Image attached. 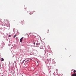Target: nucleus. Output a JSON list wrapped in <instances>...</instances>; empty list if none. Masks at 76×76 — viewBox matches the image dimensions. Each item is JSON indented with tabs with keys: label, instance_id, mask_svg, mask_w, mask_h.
<instances>
[{
	"label": "nucleus",
	"instance_id": "nucleus-1",
	"mask_svg": "<svg viewBox=\"0 0 76 76\" xmlns=\"http://www.w3.org/2000/svg\"><path fill=\"white\" fill-rule=\"evenodd\" d=\"M23 22H24V20H21L20 21V23L21 24H22V25H23L24 24L23 23Z\"/></svg>",
	"mask_w": 76,
	"mask_h": 76
},
{
	"label": "nucleus",
	"instance_id": "nucleus-2",
	"mask_svg": "<svg viewBox=\"0 0 76 76\" xmlns=\"http://www.w3.org/2000/svg\"><path fill=\"white\" fill-rule=\"evenodd\" d=\"M72 76H76V73L73 74L72 75Z\"/></svg>",
	"mask_w": 76,
	"mask_h": 76
},
{
	"label": "nucleus",
	"instance_id": "nucleus-3",
	"mask_svg": "<svg viewBox=\"0 0 76 76\" xmlns=\"http://www.w3.org/2000/svg\"><path fill=\"white\" fill-rule=\"evenodd\" d=\"M22 40H23V38H21L20 40V42H22Z\"/></svg>",
	"mask_w": 76,
	"mask_h": 76
},
{
	"label": "nucleus",
	"instance_id": "nucleus-4",
	"mask_svg": "<svg viewBox=\"0 0 76 76\" xmlns=\"http://www.w3.org/2000/svg\"><path fill=\"white\" fill-rule=\"evenodd\" d=\"M1 61H4V59L3 58H2L1 59Z\"/></svg>",
	"mask_w": 76,
	"mask_h": 76
},
{
	"label": "nucleus",
	"instance_id": "nucleus-5",
	"mask_svg": "<svg viewBox=\"0 0 76 76\" xmlns=\"http://www.w3.org/2000/svg\"><path fill=\"white\" fill-rule=\"evenodd\" d=\"M16 36H17V35L16 34L13 37L14 38H15V37H16Z\"/></svg>",
	"mask_w": 76,
	"mask_h": 76
},
{
	"label": "nucleus",
	"instance_id": "nucleus-6",
	"mask_svg": "<svg viewBox=\"0 0 76 76\" xmlns=\"http://www.w3.org/2000/svg\"><path fill=\"white\" fill-rule=\"evenodd\" d=\"M26 60V59H25V60H23V61L22 62V63H24V61H25Z\"/></svg>",
	"mask_w": 76,
	"mask_h": 76
},
{
	"label": "nucleus",
	"instance_id": "nucleus-7",
	"mask_svg": "<svg viewBox=\"0 0 76 76\" xmlns=\"http://www.w3.org/2000/svg\"><path fill=\"white\" fill-rule=\"evenodd\" d=\"M73 72H74V73H75L76 72V70H74V71H73Z\"/></svg>",
	"mask_w": 76,
	"mask_h": 76
},
{
	"label": "nucleus",
	"instance_id": "nucleus-8",
	"mask_svg": "<svg viewBox=\"0 0 76 76\" xmlns=\"http://www.w3.org/2000/svg\"><path fill=\"white\" fill-rule=\"evenodd\" d=\"M9 37H11V35H9Z\"/></svg>",
	"mask_w": 76,
	"mask_h": 76
},
{
	"label": "nucleus",
	"instance_id": "nucleus-9",
	"mask_svg": "<svg viewBox=\"0 0 76 76\" xmlns=\"http://www.w3.org/2000/svg\"><path fill=\"white\" fill-rule=\"evenodd\" d=\"M40 40L42 41V39L41 38L40 39Z\"/></svg>",
	"mask_w": 76,
	"mask_h": 76
},
{
	"label": "nucleus",
	"instance_id": "nucleus-10",
	"mask_svg": "<svg viewBox=\"0 0 76 76\" xmlns=\"http://www.w3.org/2000/svg\"><path fill=\"white\" fill-rule=\"evenodd\" d=\"M29 59H28V60H27V62H28V61H29Z\"/></svg>",
	"mask_w": 76,
	"mask_h": 76
},
{
	"label": "nucleus",
	"instance_id": "nucleus-11",
	"mask_svg": "<svg viewBox=\"0 0 76 76\" xmlns=\"http://www.w3.org/2000/svg\"><path fill=\"white\" fill-rule=\"evenodd\" d=\"M44 39H42V40H44Z\"/></svg>",
	"mask_w": 76,
	"mask_h": 76
},
{
	"label": "nucleus",
	"instance_id": "nucleus-12",
	"mask_svg": "<svg viewBox=\"0 0 76 76\" xmlns=\"http://www.w3.org/2000/svg\"><path fill=\"white\" fill-rule=\"evenodd\" d=\"M23 37H22L21 38H23Z\"/></svg>",
	"mask_w": 76,
	"mask_h": 76
},
{
	"label": "nucleus",
	"instance_id": "nucleus-13",
	"mask_svg": "<svg viewBox=\"0 0 76 76\" xmlns=\"http://www.w3.org/2000/svg\"><path fill=\"white\" fill-rule=\"evenodd\" d=\"M37 63H38V61H37Z\"/></svg>",
	"mask_w": 76,
	"mask_h": 76
},
{
	"label": "nucleus",
	"instance_id": "nucleus-14",
	"mask_svg": "<svg viewBox=\"0 0 76 76\" xmlns=\"http://www.w3.org/2000/svg\"><path fill=\"white\" fill-rule=\"evenodd\" d=\"M18 38V37H16V38Z\"/></svg>",
	"mask_w": 76,
	"mask_h": 76
},
{
	"label": "nucleus",
	"instance_id": "nucleus-15",
	"mask_svg": "<svg viewBox=\"0 0 76 76\" xmlns=\"http://www.w3.org/2000/svg\"><path fill=\"white\" fill-rule=\"evenodd\" d=\"M34 43V44H35V43Z\"/></svg>",
	"mask_w": 76,
	"mask_h": 76
},
{
	"label": "nucleus",
	"instance_id": "nucleus-16",
	"mask_svg": "<svg viewBox=\"0 0 76 76\" xmlns=\"http://www.w3.org/2000/svg\"><path fill=\"white\" fill-rule=\"evenodd\" d=\"M34 43V44H35V43Z\"/></svg>",
	"mask_w": 76,
	"mask_h": 76
},
{
	"label": "nucleus",
	"instance_id": "nucleus-17",
	"mask_svg": "<svg viewBox=\"0 0 76 76\" xmlns=\"http://www.w3.org/2000/svg\"><path fill=\"white\" fill-rule=\"evenodd\" d=\"M34 43V44H35V43Z\"/></svg>",
	"mask_w": 76,
	"mask_h": 76
}]
</instances>
